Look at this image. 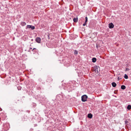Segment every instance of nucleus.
<instances>
[{"label": "nucleus", "instance_id": "nucleus-1", "mask_svg": "<svg viewBox=\"0 0 131 131\" xmlns=\"http://www.w3.org/2000/svg\"><path fill=\"white\" fill-rule=\"evenodd\" d=\"M87 96L85 95H84L82 96L81 100L82 102H84L86 101Z\"/></svg>", "mask_w": 131, "mask_h": 131}, {"label": "nucleus", "instance_id": "nucleus-2", "mask_svg": "<svg viewBox=\"0 0 131 131\" xmlns=\"http://www.w3.org/2000/svg\"><path fill=\"white\" fill-rule=\"evenodd\" d=\"M41 40V38L39 37H37L36 39V42L38 43H40Z\"/></svg>", "mask_w": 131, "mask_h": 131}, {"label": "nucleus", "instance_id": "nucleus-3", "mask_svg": "<svg viewBox=\"0 0 131 131\" xmlns=\"http://www.w3.org/2000/svg\"><path fill=\"white\" fill-rule=\"evenodd\" d=\"M99 68V67L97 66H94V70L96 72H98V68Z\"/></svg>", "mask_w": 131, "mask_h": 131}, {"label": "nucleus", "instance_id": "nucleus-4", "mask_svg": "<svg viewBox=\"0 0 131 131\" xmlns=\"http://www.w3.org/2000/svg\"><path fill=\"white\" fill-rule=\"evenodd\" d=\"M114 27V25L113 24L111 23L110 24H109V28H112Z\"/></svg>", "mask_w": 131, "mask_h": 131}, {"label": "nucleus", "instance_id": "nucleus-5", "mask_svg": "<svg viewBox=\"0 0 131 131\" xmlns=\"http://www.w3.org/2000/svg\"><path fill=\"white\" fill-rule=\"evenodd\" d=\"M26 23L25 22L22 21L21 23L20 24L22 26H24L26 25Z\"/></svg>", "mask_w": 131, "mask_h": 131}, {"label": "nucleus", "instance_id": "nucleus-6", "mask_svg": "<svg viewBox=\"0 0 131 131\" xmlns=\"http://www.w3.org/2000/svg\"><path fill=\"white\" fill-rule=\"evenodd\" d=\"M112 86L114 87H115L116 85V84L114 82H113L112 83Z\"/></svg>", "mask_w": 131, "mask_h": 131}, {"label": "nucleus", "instance_id": "nucleus-7", "mask_svg": "<svg viewBox=\"0 0 131 131\" xmlns=\"http://www.w3.org/2000/svg\"><path fill=\"white\" fill-rule=\"evenodd\" d=\"M73 20L74 22H77L78 21V18H74Z\"/></svg>", "mask_w": 131, "mask_h": 131}, {"label": "nucleus", "instance_id": "nucleus-8", "mask_svg": "<svg viewBox=\"0 0 131 131\" xmlns=\"http://www.w3.org/2000/svg\"><path fill=\"white\" fill-rule=\"evenodd\" d=\"M92 117V115L91 113L89 114L88 115V117L90 118H91Z\"/></svg>", "mask_w": 131, "mask_h": 131}, {"label": "nucleus", "instance_id": "nucleus-9", "mask_svg": "<svg viewBox=\"0 0 131 131\" xmlns=\"http://www.w3.org/2000/svg\"><path fill=\"white\" fill-rule=\"evenodd\" d=\"M96 60V58H93L92 59V61L93 62H95Z\"/></svg>", "mask_w": 131, "mask_h": 131}, {"label": "nucleus", "instance_id": "nucleus-10", "mask_svg": "<svg viewBox=\"0 0 131 131\" xmlns=\"http://www.w3.org/2000/svg\"><path fill=\"white\" fill-rule=\"evenodd\" d=\"M121 88L122 89L124 90L126 88V87L125 85H122L121 86Z\"/></svg>", "mask_w": 131, "mask_h": 131}, {"label": "nucleus", "instance_id": "nucleus-11", "mask_svg": "<svg viewBox=\"0 0 131 131\" xmlns=\"http://www.w3.org/2000/svg\"><path fill=\"white\" fill-rule=\"evenodd\" d=\"M127 108L128 110H130L131 108V105H128L127 107Z\"/></svg>", "mask_w": 131, "mask_h": 131}, {"label": "nucleus", "instance_id": "nucleus-12", "mask_svg": "<svg viewBox=\"0 0 131 131\" xmlns=\"http://www.w3.org/2000/svg\"><path fill=\"white\" fill-rule=\"evenodd\" d=\"M124 77L126 79H127L128 78V76L126 74H125Z\"/></svg>", "mask_w": 131, "mask_h": 131}, {"label": "nucleus", "instance_id": "nucleus-13", "mask_svg": "<svg viewBox=\"0 0 131 131\" xmlns=\"http://www.w3.org/2000/svg\"><path fill=\"white\" fill-rule=\"evenodd\" d=\"M74 54H77L78 53V52L76 50H75L74 51Z\"/></svg>", "mask_w": 131, "mask_h": 131}, {"label": "nucleus", "instance_id": "nucleus-14", "mask_svg": "<svg viewBox=\"0 0 131 131\" xmlns=\"http://www.w3.org/2000/svg\"><path fill=\"white\" fill-rule=\"evenodd\" d=\"M27 28H30L31 27V26L30 25H28L27 26Z\"/></svg>", "mask_w": 131, "mask_h": 131}, {"label": "nucleus", "instance_id": "nucleus-15", "mask_svg": "<svg viewBox=\"0 0 131 131\" xmlns=\"http://www.w3.org/2000/svg\"><path fill=\"white\" fill-rule=\"evenodd\" d=\"M85 23H86V22L88 21V18H87V17H85Z\"/></svg>", "mask_w": 131, "mask_h": 131}, {"label": "nucleus", "instance_id": "nucleus-16", "mask_svg": "<svg viewBox=\"0 0 131 131\" xmlns=\"http://www.w3.org/2000/svg\"><path fill=\"white\" fill-rule=\"evenodd\" d=\"M31 29L33 30L35 29V27L34 26H31Z\"/></svg>", "mask_w": 131, "mask_h": 131}, {"label": "nucleus", "instance_id": "nucleus-17", "mask_svg": "<svg viewBox=\"0 0 131 131\" xmlns=\"http://www.w3.org/2000/svg\"><path fill=\"white\" fill-rule=\"evenodd\" d=\"M129 70V69L128 68H126V70H125L126 71H128Z\"/></svg>", "mask_w": 131, "mask_h": 131}, {"label": "nucleus", "instance_id": "nucleus-18", "mask_svg": "<svg viewBox=\"0 0 131 131\" xmlns=\"http://www.w3.org/2000/svg\"><path fill=\"white\" fill-rule=\"evenodd\" d=\"M86 24V23H84L83 25V26H85Z\"/></svg>", "mask_w": 131, "mask_h": 131}, {"label": "nucleus", "instance_id": "nucleus-19", "mask_svg": "<svg viewBox=\"0 0 131 131\" xmlns=\"http://www.w3.org/2000/svg\"><path fill=\"white\" fill-rule=\"evenodd\" d=\"M117 79H118V80H119L120 79L119 78V77H118Z\"/></svg>", "mask_w": 131, "mask_h": 131}, {"label": "nucleus", "instance_id": "nucleus-20", "mask_svg": "<svg viewBox=\"0 0 131 131\" xmlns=\"http://www.w3.org/2000/svg\"><path fill=\"white\" fill-rule=\"evenodd\" d=\"M36 49L35 48H34L32 50H34Z\"/></svg>", "mask_w": 131, "mask_h": 131}, {"label": "nucleus", "instance_id": "nucleus-21", "mask_svg": "<svg viewBox=\"0 0 131 131\" xmlns=\"http://www.w3.org/2000/svg\"><path fill=\"white\" fill-rule=\"evenodd\" d=\"M30 49H32V48H30Z\"/></svg>", "mask_w": 131, "mask_h": 131}, {"label": "nucleus", "instance_id": "nucleus-22", "mask_svg": "<svg viewBox=\"0 0 131 131\" xmlns=\"http://www.w3.org/2000/svg\"><path fill=\"white\" fill-rule=\"evenodd\" d=\"M48 36L49 37V36L48 35Z\"/></svg>", "mask_w": 131, "mask_h": 131}]
</instances>
